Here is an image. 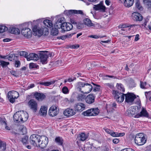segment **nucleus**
I'll return each instance as SVG.
<instances>
[{
	"label": "nucleus",
	"mask_w": 151,
	"mask_h": 151,
	"mask_svg": "<svg viewBox=\"0 0 151 151\" xmlns=\"http://www.w3.org/2000/svg\"><path fill=\"white\" fill-rule=\"evenodd\" d=\"M55 141L58 145H62L63 140L61 137H56L55 138Z\"/></svg>",
	"instance_id": "30"
},
{
	"label": "nucleus",
	"mask_w": 151,
	"mask_h": 151,
	"mask_svg": "<svg viewBox=\"0 0 151 151\" xmlns=\"http://www.w3.org/2000/svg\"><path fill=\"white\" fill-rule=\"evenodd\" d=\"M115 95L114 98L119 102H122L124 99L125 94L119 92L118 91H114Z\"/></svg>",
	"instance_id": "6"
},
{
	"label": "nucleus",
	"mask_w": 151,
	"mask_h": 151,
	"mask_svg": "<svg viewBox=\"0 0 151 151\" xmlns=\"http://www.w3.org/2000/svg\"><path fill=\"white\" fill-rule=\"evenodd\" d=\"M62 90L63 93L64 94H67L69 93V91L68 88L66 86L63 87Z\"/></svg>",
	"instance_id": "49"
},
{
	"label": "nucleus",
	"mask_w": 151,
	"mask_h": 151,
	"mask_svg": "<svg viewBox=\"0 0 151 151\" xmlns=\"http://www.w3.org/2000/svg\"><path fill=\"white\" fill-rule=\"evenodd\" d=\"M82 114L85 116H92L93 114H92L91 109L84 111Z\"/></svg>",
	"instance_id": "40"
},
{
	"label": "nucleus",
	"mask_w": 151,
	"mask_h": 151,
	"mask_svg": "<svg viewBox=\"0 0 151 151\" xmlns=\"http://www.w3.org/2000/svg\"><path fill=\"white\" fill-rule=\"evenodd\" d=\"M95 97L92 94H89L85 98L86 102L88 104L93 103L95 101Z\"/></svg>",
	"instance_id": "20"
},
{
	"label": "nucleus",
	"mask_w": 151,
	"mask_h": 151,
	"mask_svg": "<svg viewBox=\"0 0 151 151\" xmlns=\"http://www.w3.org/2000/svg\"><path fill=\"white\" fill-rule=\"evenodd\" d=\"M41 136L36 134L31 135L29 138V141L30 143L35 146H37V144L39 143L40 141Z\"/></svg>",
	"instance_id": "4"
},
{
	"label": "nucleus",
	"mask_w": 151,
	"mask_h": 151,
	"mask_svg": "<svg viewBox=\"0 0 151 151\" xmlns=\"http://www.w3.org/2000/svg\"><path fill=\"white\" fill-rule=\"evenodd\" d=\"M73 27L72 24L70 23H67L64 22L62 28L61 32H64L66 31H68L71 30Z\"/></svg>",
	"instance_id": "11"
},
{
	"label": "nucleus",
	"mask_w": 151,
	"mask_h": 151,
	"mask_svg": "<svg viewBox=\"0 0 151 151\" xmlns=\"http://www.w3.org/2000/svg\"><path fill=\"white\" fill-rule=\"evenodd\" d=\"M110 135L113 137H118V133L116 132H111Z\"/></svg>",
	"instance_id": "59"
},
{
	"label": "nucleus",
	"mask_w": 151,
	"mask_h": 151,
	"mask_svg": "<svg viewBox=\"0 0 151 151\" xmlns=\"http://www.w3.org/2000/svg\"><path fill=\"white\" fill-rule=\"evenodd\" d=\"M116 86L119 92L123 93L124 92V88L123 85L121 83H117Z\"/></svg>",
	"instance_id": "39"
},
{
	"label": "nucleus",
	"mask_w": 151,
	"mask_h": 151,
	"mask_svg": "<svg viewBox=\"0 0 151 151\" xmlns=\"http://www.w3.org/2000/svg\"><path fill=\"white\" fill-rule=\"evenodd\" d=\"M9 32L12 34H19L20 33L19 29L18 28L11 27L9 29Z\"/></svg>",
	"instance_id": "25"
},
{
	"label": "nucleus",
	"mask_w": 151,
	"mask_h": 151,
	"mask_svg": "<svg viewBox=\"0 0 151 151\" xmlns=\"http://www.w3.org/2000/svg\"><path fill=\"white\" fill-rule=\"evenodd\" d=\"M19 129L21 134H22L24 135L27 132V129L23 125H20L19 127Z\"/></svg>",
	"instance_id": "32"
},
{
	"label": "nucleus",
	"mask_w": 151,
	"mask_h": 151,
	"mask_svg": "<svg viewBox=\"0 0 151 151\" xmlns=\"http://www.w3.org/2000/svg\"><path fill=\"white\" fill-rule=\"evenodd\" d=\"M114 78V76H112L106 75L103 77V79L104 80H108L109 78Z\"/></svg>",
	"instance_id": "56"
},
{
	"label": "nucleus",
	"mask_w": 151,
	"mask_h": 151,
	"mask_svg": "<svg viewBox=\"0 0 151 151\" xmlns=\"http://www.w3.org/2000/svg\"><path fill=\"white\" fill-rule=\"evenodd\" d=\"M113 142L114 143L117 144L119 142V140L118 139L115 138L113 140Z\"/></svg>",
	"instance_id": "63"
},
{
	"label": "nucleus",
	"mask_w": 151,
	"mask_h": 151,
	"mask_svg": "<svg viewBox=\"0 0 151 151\" xmlns=\"http://www.w3.org/2000/svg\"><path fill=\"white\" fill-rule=\"evenodd\" d=\"M135 6L136 8L137 9L139 10L142 11L143 10V8L141 5L139 1L137 0L135 3Z\"/></svg>",
	"instance_id": "41"
},
{
	"label": "nucleus",
	"mask_w": 151,
	"mask_h": 151,
	"mask_svg": "<svg viewBox=\"0 0 151 151\" xmlns=\"http://www.w3.org/2000/svg\"><path fill=\"white\" fill-rule=\"evenodd\" d=\"M57 107L55 106H52L51 107L49 110V115L51 116H54L58 113Z\"/></svg>",
	"instance_id": "13"
},
{
	"label": "nucleus",
	"mask_w": 151,
	"mask_h": 151,
	"mask_svg": "<svg viewBox=\"0 0 151 151\" xmlns=\"http://www.w3.org/2000/svg\"><path fill=\"white\" fill-rule=\"evenodd\" d=\"M43 23L47 27H51L53 26L52 21L49 19H46L43 21Z\"/></svg>",
	"instance_id": "28"
},
{
	"label": "nucleus",
	"mask_w": 151,
	"mask_h": 151,
	"mask_svg": "<svg viewBox=\"0 0 151 151\" xmlns=\"http://www.w3.org/2000/svg\"><path fill=\"white\" fill-rule=\"evenodd\" d=\"M20 55L21 56H24L25 58H26L27 59V57L28 55V53L24 51H22L20 52Z\"/></svg>",
	"instance_id": "53"
},
{
	"label": "nucleus",
	"mask_w": 151,
	"mask_h": 151,
	"mask_svg": "<svg viewBox=\"0 0 151 151\" xmlns=\"http://www.w3.org/2000/svg\"><path fill=\"white\" fill-rule=\"evenodd\" d=\"M64 14L67 16H69L73 14H80L83 15V13L81 10H70L64 11Z\"/></svg>",
	"instance_id": "15"
},
{
	"label": "nucleus",
	"mask_w": 151,
	"mask_h": 151,
	"mask_svg": "<svg viewBox=\"0 0 151 151\" xmlns=\"http://www.w3.org/2000/svg\"><path fill=\"white\" fill-rule=\"evenodd\" d=\"M17 56H16V55L14 54H11L8 57H7V59H8L9 60L12 61V60H14L15 59V57H17Z\"/></svg>",
	"instance_id": "47"
},
{
	"label": "nucleus",
	"mask_w": 151,
	"mask_h": 151,
	"mask_svg": "<svg viewBox=\"0 0 151 151\" xmlns=\"http://www.w3.org/2000/svg\"><path fill=\"white\" fill-rule=\"evenodd\" d=\"M76 88L78 91L81 93L88 94L92 91L93 86L90 84L79 82L77 83Z\"/></svg>",
	"instance_id": "1"
},
{
	"label": "nucleus",
	"mask_w": 151,
	"mask_h": 151,
	"mask_svg": "<svg viewBox=\"0 0 151 151\" xmlns=\"http://www.w3.org/2000/svg\"><path fill=\"white\" fill-rule=\"evenodd\" d=\"M47 107L44 106H42L40 110L39 114L41 115L45 116L47 114Z\"/></svg>",
	"instance_id": "27"
},
{
	"label": "nucleus",
	"mask_w": 151,
	"mask_h": 151,
	"mask_svg": "<svg viewBox=\"0 0 151 151\" xmlns=\"http://www.w3.org/2000/svg\"><path fill=\"white\" fill-rule=\"evenodd\" d=\"M79 140L82 141L86 140L88 137V136L84 133H82L79 134Z\"/></svg>",
	"instance_id": "36"
},
{
	"label": "nucleus",
	"mask_w": 151,
	"mask_h": 151,
	"mask_svg": "<svg viewBox=\"0 0 151 151\" xmlns=\"http://www.w3.org/2000/svg\"><path fill=\"white\" fill-rule=\"evenodd\" d=\"M85 105L81 103H78L76 104L75 108L77 111L80 112L82 111L85 108Z\"/></svg>",
	"instance_id": "21"
},
{
	"label": "nucleus",
	"mask_w": 151,
	"mask_h": 151,
	"mask_svg": "<svg viewBox=\"0 0 151 151\" xmlns=\"http://www.w3.org/2000/svg\"><path fill=\"white\" fill-rule=\"evenodd\" d=\"M58 29L55 27L54 28H52L51 31V35L53 36L56 35H58Z\"/></svg>",
	"instance_id": "42"
},
{
	"label": "nucleus",
	"mask_w": 151,
	"mask_h": 151,
	"mask_svg": "<svg viewBox=\"0 0 151 151\" xmlns=\"http://www.w3.org/2000/svg\"><path fill=\"white\" fill-rule=\"evenodd\" d=\"M86 95L84 94H79L77 97V99L79 101H83L84 99L85 100Z\"/></svg>",
	"instance_id": "38"
},
{
	"label": "nucleus",
	"mask_w": 151,
	"mask_h": 151,
	"mask_svg": "<svg viewBox=\"0 0 151 151\" xmlns=\"http://www.w3.org/2000/svg\"><path fill=\"white\" fill-rule=\"evenodd\" d=\"M119 3H123L126 7H129L133 4L134 0H118Z\"/></svg>",
	"instance_id": "14"
},
{
	"label": "nucleus",
	"mask_w": 151,
	"mask_h": 151,
	"mask_svg": "<svg viewBox=\"0 0 151 151\" xmlns=\"http://www.w3.org/2000/svg\"><path fill=\"white\" fill-rule=\"evenodd\" d=\"M142 116L145 117H149V114L146 110L144 108H142L141 111L140 112Z\"/></svg>",
	"instance_id": "31"
},
{
	"label": "nucleus",
	"mask_w": 151,
	"mask_h": 151,
	"mask_svg": "<svg viewBox=\"0 0 151 151\" xmlns=\"http://www.w3.org/2000/svg\"><path fill=\"white\" fill-rule=\"evenodd\" d=\"M46 55H47L48 58L49 57H51L52 55V53L48 52L47 51H45Z\"/></svg>",
	"instance_id": "60"
},
{
	"label": "nucleus",
	"mask_w": 151,
	"mask_h": 151,
	"mask_svg": "<svg viewBox=\"0 0 151 151\" xmlns=\"http://www.w3.org/2000/svg\"><path fill=\"white\" fill-rule=\"evenodd\" d=\"M144 4L146 5L147 8L150 10H151V1L150 0H143Z\"/></svg>",
	"instance_id": "35"
},
{
	"label": "nucleus",
	"mask_w": 151,
	"mask_h": 151,
	"mask_svg": "<svg viewBox=\"0 0 151 151\" xmlns=\"http://www.w3.org/2000/svg\"><path fill=\"white\" fill-rule=\"evenodd\" d=\"M92 83L95 86L93 87V91L94 92L98 91H99L100 90V86L99 85H96V84H94L93 83Z\"/></svg>",
	"instance_id": "50"
},
{
	"label": "nucleus",
	"mask_w": 151,
	"mask_h": 151,
	"mask_svg": "<svg viewBox=\"0 0 151 151\" xmlns=\"http://www.w3.org/2000/svg\"><path fill=\"white\" fill-rule=\"evenodd\" d=\"M8 99L10 102L13 103L15 101V99L14 97H11V96H8L7 95Z\"/></svg>",
	"instance_id": "54"
},
{
	"label": "nucleus",
	"mask_w": 151,
	"mask_h": 151,
	"mask_svg": "<svg viewBox=\"0 0 151 151\" xmlns=\"http://www.w3.org/2000/svg\"><path fill=\"white\" fill-rule=\"evenodd\" d=\"M39 58L41 62L43 64L47 63L48 56L46 55L45 51H41L39 53Z\"/></svg>",
	"instance_id": "9"
},
{
	"label": "nucleus",
	"mask_w": 151,
	"mask_h": 151,
	"mask_svg": "<svg viewBox=\"0 0 151 151\" xmlns=\"http://www.w3.org/2000/svg\"><path fill=\"white\" fill-rule=\"evenodd\" d=\"M134 26V24L131 25H127L126 24H121L119 25L118 26L119 28H126L127 27H133Z\"/></svg>",
	"instance_id": "48"
},
{
	"label": "nucleus",
	"mask_w": 151,
	"mask_h": 151,
	"mask_svg": "<svg viewBox=\"0 0 151 151\" xmlns=\"http://www.w3.org/2000/svg\"><path fill=\"white\" fill-rule=\"evenodd\" d=\"M38 67V65L33 63H30L29 64V68L30 69L37 68Z\"/></svg>",
	"instance_id": "51"
},
{
	"label": "nucleus",
	"mask_w": 151,
	"mask_h": 151,
	"mask_svg": "<svg viewBox=\"0 0 151 151\" xmlns=\"http://www.w3.org/2000/svg\"><path fill=\"white\" fill-rule=\"evenodd\" d=\"M137 113V111L134 108H129L127 111V114L129 116H133Z\"/></svg>",
	"instance_id": "24"
},
{
	"label": "nucleus",
	"mask_w": 151,
	"mask_h": 151,
	"mask_svg": "<svg viewBox=\"0 0 151 151\" xmlns=\"http://www.w3.org/2000/svg\"><path fill=\"white\" fill-rule=\"evenodd\" d=\"M55 82V81H51L50 82H40L39 83V84L46 86H48L51 84H54Z\"/></svg>",
	"instance_id": "37"
},
{
	"label": "nucleus",
	"mask_w": 151,
	"mask_h": 151,
	"mask_svg": "<svg viewBox=\"0 0 151 151\" xmlns=\"http://www.w3.org/2000/svg\"><path fill=\"white\" fill-rule=\"evenodd\" d=\"M79 47V45L78 44H76L71 46L70 47L73 49H77Z\"/></svg>",
	"instance_id": "61"
},
{
	"label": "nucleus",
	"mask_w": 151,
	"mask_h": 151,
	"mask_svg": "<svg viewBox=\"0 0 151 151\" xmlns=\"http://www.w3.org/2000/svg\"><path fill=\"white\" fill-rule=\"evenodd\" d=\"M33 34L35 35H42L43 34L42 29L36 25L34 26L32 29Z\"/></svg>",
	"instance_id": "18"
},
{
	"label": "nucleus",
	"mask_w": 151,
	"mask_h": 151,
	"mask_svg": "<svg viewBox=\"0 0 151 151\" xmlns=\"http://www.w3.org/2000/svg\"><path fill=\"white\" fill-rule=\"evenodd\" d=\"M48 142V138L45 136L42 135L40 138V141L38 143L39 146L41 148L46 147Z\"/></svg>",
	"instance_id": "7"
},
{
	"label": "nucleus",
	"mask_w": 151,
	"mask_h": 151,
	"mask_svg": "<svg viewBox=\"0 0 151 151\" xmlns=\"http://www.w3.org/2000/svg\"><path fill=\"white\" fill-rule=\"evenodd\" d=\"M105 85L111 89L114 88V85L111 83H106Z\"/></svg>",
	"instance_id": "57"
},
{
	"label": "nucleus",
	"mask_w": 151,
	"mask_h": 151,
	"mask_svg": "<svg viewBox=\"0 0 151 151\" xmlns=\"http://www.w3.org/2000/svg\"><path fill=\"white\" fill-rule=\"evenodd\" d=\"M6 149V143L5 142L0 140V151H4Z\"/></svg>",
	"instance_id": "34"
},
{
	"label": "nucleus",
	"mask_w": 151,
	"mask_h": 151,
	"mask_svg": "<svg viewBox=\"0 0 151 151\" xmlns=\"http://www.w3.org/2000/svg\"><path fill=\"white\" fill-rule=\"evenodd\" d=\"M135 143L138 145H144L146 142V139L144 137V134L142 133L136 134L134 139Z\"/></svg>",
	"instance_id": "3"
},
{
	"label": "nucleus",
	"mask_w": 151,
	"mask_h": 151,
	"mask_svg": "<svg viewBox=\"0 0 151 151\" xmlns=\"http://www.w3.org/2000/svg\"><path fill=\"white\" fill-rule=\"evenodd\" d=\"M125 101L129 104H132L136 98L135 95L133 93H129L125 94Z\"/></svg>",
	"instance_id": "8"
},
{
	"label": "nucleus",
	"mask_w": 151,
	"mask_h": 151,
	"mask_svg": "<svg viewBox=\"0 0 151 151\" xmlns=\"http://www.w3.org/2000/svg\"><path fill=\"white\" fill-rule=\"evenodd\" d=\"M20 64H21L20 62L19 61H15V65L16 67L18 68V67H19L20 66Z\"/></svg>",
	"instance_id": "58"
},
{
	"label": "nucleus",
	"mask_w": 151,
	"mask_h": 151,
	"mask_svg": "<svg viewBox=\"0 0 151 151\" xmlns=\"http://www.w3.org/2000/svg\"><path fill=\"white\" fill-rule=\"evenodd\" d=\"M65 22L64 18L63 17L60 18L55 22L54 24V27L58 29H61L62 28L63 25Z\"/></svg>",
	"instance_id": "12"
},
{
	"label": "nucleus",
	"mask_w": 151,
	"mask_h": 151,
	"mask_svg": "<svg viewBox=\"0 0 151 151\" xmlns=\"http://www.w3.org/2000/svg\"><path fill=\"white\" fill-rule=\"evenodd\" d=\"M132 17L134 20L141 21L143 19L142 15L137 12H134L132 14Z\"/></svg>",
	"instance_id": "16"
},
{
	"label": "nucleus",
	"mask_w": 151,
	"mask_h": 151,
	"mask_svg": "<svg viewBox=\"0 0 151 151\" xmlns=\"http://www.w3.org/2000/svg\"><path fill=\"white\" fill-rule=\"evenodd\" d=\"M28 136H25L22 138V142L23 144H26L28 143Z\"/></svg>",
	"instance_id": "43"
},
{
	"label": "nucleus",
	"mask_w": 151,
	"mask_h": 151,
	"mask_svg": "<svg viewBox=\"0 0 151 151\" xmlns=\"http://www.w3.org/2000/svg\"><path fill=\"white\" fill-rule=\"evenodd\" d=\"M84 24L88 27L93 26L94 24L91 22V21L88 18H85L83 20Z\"/></svg>",
	"instance_id": "29"
},
{
	"label": "nucleus",
	"mask_w": 151,
	"mask_h": 151,
	"mask_svg": "<svg viewBox=\"0 0 151 151\" xmlns=\"http://www.w3.org/2000/svg\"><path fill=\"white\" fill-rule=\"evenodd\" d=\"M0 63H1L0 65L2 66L3 68L6 67L9 64V62H7L2 60H0Z\"/></svg>",
	"instance_id": "46"
},
{
	"label": "nucleus",
	"mask_w": 151,
	"mask_h": 151,
	"mask_svg": "<svg viewBox=\"0 0 151 151\" xmlns=\"http://www.w3.org/2000/svg\"><path fill=\"white\" fill-rule=\"evenodd\" d=\"M146 84L147 83L146 82L140 81V87L142 88H145V86L146 85Z\"/></svg>",
	"instance_id": "55"
},
{
	"label": "nucleus",
	"mask_w": 151,
	"mask_h": 151,
	"mask_svg": "<svg viewBox=\"0 0 151 151\" xmlns=\"http://www.w3.org/2000/svg\"><path fill=\"white\" fill-rule=\"evenodd\" d=\"M26 116L22 117V116H25L24 112L23 111H18L16 112L14 115L13 119L14 122H20L26 121L28 119V115L26 114Z\"/></svg>",
	"instance_id": "2"
},
{
	"label": "nucleus",
	"mask_w": 151,
	"mask_h": 151,
	"mask_svg": "<svg viewBox=\"0 0 151 151\" xmlns=\"http://www.w3.org/2000/svg\"><path fill=\"white\" fill-rule=\"evenodd\" d=\"M104 130H105V131L106 133H108L109 134H111V132L112 131L111 130H110V129H104Z\"/></svg>",
	"instance_id": "64"
},
{
	"label": "nucleus",
	"mask_w": 151,
	"mask_h": 151,
	"mask_svg": "<svg viewBox=\"0 0 151 151\" xmlns=\"http://www.w3.org/2000/svg\"><path fill=\"white\" fill-rule=\"evenodd\" d=\"M21 33L25 37L29 38L32 36V32L31 30L28 28H23L21 30Z\"/></svg>",
	"instance_id": "10"
},
{
	"label": "nucleus",
	"mask_w": 151,
	"mask_h": 151,
	"mask_svg": "<svg viewBox=\"0 0 151 151\" xmlns=\"http://www.w3.org/2000/svg\"><path fill=\"white\" fill-rule=\"evenodd\" d=\"M8 96L17 99L19 96V93L16 91H9L8 93Z\"/></svg>",
	"instance_id": "26"
},
{
	"label": "nucleus",
	"mask_w": 151,
	"mask_h": 151,
	"mask_svg": "<svg viewBox=\"0 0 151 151\" xmlns=\"http://www.w3.org/2000/svg\"><path fill=\"white\" fill-rule=\"evenodd\" d=\"M34 96L37 100L38 101H42L46 97L45 95L43 93L37 92L34 93Z\"/></svg>",
	"instance_id": "17"
},
{
	"label": "nucleus",
	"mask_w": 151,
	"mask_h": 151,
	"mask_svg": "<svg viewBox=\"0 0 151 151\" xmlns=\"http://www.w3.org/2000/svg\"><path fill=\"white\" fill-rule=\"evenodd\" d=\"M75 114V112L73 109L69 108L66 109L64 112V115L68 117L72 116Z\"/></svg>",
	"instance_id": "23"
},
{
	"label": "nucleus",
	"mask_w": 151,
	"mask_h": 151,
	"mask_svg": "<svg viewBox=\"0 0 151 151\" xmlns=\"http://www.w3.org/2000/svg\"><path fill=\"white\" fill-rule=\"evenodd\" d=\"M8 29V27L5 26H0V33H3Z\"/></svg>",
	"instance_id": "45"
},
{
	"label": "nucleus",
	"mask_w": 151,
	"mask_h": 151,
	"mask_svg": "<svg viewBox=\"0 0 151 151\" xmlns=\"http://www.w3.org/2000/svg\"><path fill=\"white\" fill-rule=\"evenodd\" d=\"M10 73L11 74L14 76H17V74L16 71L14 70H12L10 71Z\"/></svg>",
	"instance_id": "62"
},
{
	"label": "nucleus",
	"mask_w": 151,
	"mask_h": 151,
	"mask_svg": "<svg viewBox=\"0 0 151 151\" xmlns=\"http://www.w3.org/2000/svg\"><path fill=\"white\" fill-rule=\"evenodd\" d=\"M93 9L96 11L100 10L104 12H105L106 7L105 6L103 5L102 3L101 2L99 4L94 5Z\"/></svg>",
	"instance_id": "19"
},
{
	"label": "nucleus",
	"mask_w": 151,
	"mask_h": 151,
	"mask_svg": "<svg viewBox=\"0 0 151 151\" xmlns=\"http://www.w3.org/2000/svg\"><path fill=\"white\" fill-rule=\"evenodd\" d=\"M109 150V146H102L97 147L96 149V151H108Z\"/></svg>",
	"instance_id": "33"
},
{
	"label": "nucleus",
	"mask_w": 151,
	"mask_h": 151,
	"mask_svg": "<svg viewBox=\"0 0 151 151\" xmlns=\"http://www.w3.org/2000/svg\"><path fill=\"white\" fill-rule=\"evenodd\" d=\"M28 106L34 112H36L38 109L37 102L34 99H31L28 101Z\"/></svg>",
	"instance_id": "5"
},
{
	"label": "nucleus",
	"mask_w": 151,
	"mask_h": 151,
	"mask_svg": "<svg viewBox=\"0 0 151 151\" xmlns=\"http://www.w3.org/2000/svg\"><path fill=\"white\" fill-rule=\"evenodd\" d=\"M38 59V55L37 54L34 53L29 54L27 57V60L28 61L31 60L37 61Z\"/></svg>",
	"instance_id": "22"
},
{
	"label": "nucleus",
	"mask_w": 151,
	"mask_h": 151,
	"mask_svg": "<svg viewBox=\"0 0 151 151\" xmlns=\"http://www.w3.org/2000/svg\"><path fill=\"white\" fill-rule=\"evenodd\" d=\"M76 27L78 29H81L84 27V24L83 23H78L76 25Z\"/></svg>",
	"instance_id": "52"
},
{
	"label": "nucleus",
	"mask_w": 151,
	"mask_h": 151,
	"mask_svg": "<svg viewBox=\"0 0 151 151\" xmlns=\"http://www.w3.org/2000/svg\"><path fill=\"white\" fill-rule=\"evenodd\" d=\"M92 116L96 115L99 113V110L98 108L96 109H91Z\"/></svg>",
	"instance_id": "44"
}]
</instances>
